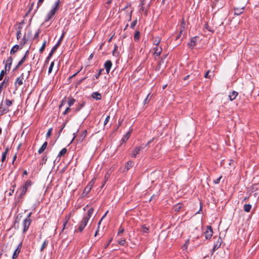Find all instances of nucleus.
I'll return each instance as SVG.
<instances>
[{"instance_id": "obj_60", "label": "nucleus", "mask_w": 259, "mask_h": 259, "mask_svg": "<svg viewBox=\"0 0 259 259\" xmlns=\"http://www.w3.org/2000/svg\"><path fill=\"white\" fill-rule=\"evenodd\" d=\"M64 34H65V32H63L62 34V35H61V37L60 38V39L59 40H60V42L61 43L62 40V39H63V37L64 36Z\"/></svg>"}, {"instance_id": "obj_1", "label": "nucleus", "mask_w": 259, "mask_h": 259, "mask_svg": "<svg viewBox=\"0 0 259 259\" xmlns=\"http://www.w3.org/2000/svg\"><path fill=\"white\" fill-rule=\"evenodd\" d=\"M60 3V0H58L55 2V4L52 7V9L47 14L44 23L49 21L54 16L56 12L59 9Z\"/></svg>"}, {"instance_id": "obj_63", "label": "nucleus", "mask_w": 259, "mask_h": 259, "mask_svg": "<svg viewBox=\"0 0 259 259\" xmlns=\"http://www.w3.org/2000/svg\"><path fill=\"white\" fill-rule=\"evenodd\" d=\"M31 214H32V213H31V212H30V213L28 214V215H27V218H26L25 219H30V217H31Z\"/></svg>"}, {"instance_id": "obj_8", "label": "nucleus", "mask_w": 259, "mask_h": 259, "mask_svg": "<svg viewBox=\"0 0 259 259\" xmlns=\"http://www.w3.org/2000/svg\"><path fill=\"white\" fill-rule=\"evenodd\" d=\"M13 61V59L11 57H10L8 58V59L6 61V65H5V70L6 71H9L11 64Z\"/></svg>"}, {"instance_id": "obj_31", "label": "nucleus", "mask_w": 259, "mask_h": 259, "mask_svg": "<svg viewBox=\"0 0 259 259\" xmlns=\"http://www.w3.org/2000/svg\"><path fill=\"white\" fill-rule=\"evenodd\" d=\"M26 58L27 57H26V56H24L22 58V59L19 62L17 65L16 66V69L19 68L21 65H22L23 64V63L25 61Z\"/></svg>"}, {"instance_id": "obj_48", "label": "nucleus", "mask_w": 259, "mask_h": 259, "mask_svg": "<svg viewBox=\"0 0 259 259\" xmlns=\"http://www.w3.org/2000/svg\"><path fill=\"white\" fill-rule=\"evenodd\" d=\"M137 24V20H135L131 24V27L132 28H134V27L135 26V25H136Z\"/></svg>"}, {"instance_id": "obj_50", "label": "nucleus", "mask_w": 259, "mask_h": 259, "mask_svg": "<svg viewBox=\"0 0 259 259\" xmlns=\"http://www.w3.org/2000/svg\"><path fill=\"white\" fill-rule=\"evenodd\" d=\"M52 131H48L47 134H46V137L47 138H48L49 137L51 136L52 135Z\"/></svg>"}, {"instance_id": "obj_44", "label": "nucleus", "mask_w": 259, "mask_h": 259, "mask_svg": "<svg viewBox=\"0 0 259 259\" xmlns=\"http://www.w3.org/2000/svg\"><path fill=\"white\" fill-rule=\"evenodd\" d=\"M54 53V52H52V51L51 50V52L49 53L48 57L47 58L46 62H48L49 61V59L51 58V57L52 56V55H53Z\"/></svg>"}, {"instance_id": "obj_36", "label": "nucleus", "mask_w": 259, "mask_h": 259, "mask_svg": "<svg viewBox=\"0 0 259 259\" xmlns=\"http://www.w3.org/2000/svg\"><path fill=\"white\" fill-rule=\"evenodd\" d=\"M67 152V150L65 148H63L59 153L58 156H62L64 155Z\"/></svg>"}, {"instance_id": "obj_59", "label": "nucleus", "mask_w": 259, "mask_h": 259, "mask_svg": "<svg viewBox=\"0 0 259 259\" xmlns=\"http://www.w3.org/2000/svg\"><path fill=\"white\" fill-rule=\"evenodd\" d=\"M69 220V219H68L64 223V224H63V229H64L65 228V226L67 224V223H68V220Z\"/></svg>"}, {"instance_id": "obj_25", "label": "nucleus", "mask_w": 259, "mask_h": 259, "mask_svg": "<svg viewBox=\"0 0 259 259\" xmlns=\"http://www.w3.org/2000/svg\"><path fill=\"white\" fill-rule=\"evenodd\" d=\"M152 42L153 45H154L156 46H157L160 42V37L159 36L153 37L152 39Z\"/></svg>"}, {"instance_id": "obj_5", "label": "nucleus", "mask_w": 259, "mask_h": 259, "mask_svg": "<svg viewBox=\"0 0 259 259\" xmlns=\"http://www.w3.org/2000/svg\"><path fill=\"white\" fill-rule=\"evenodd\" d=\"M213 231L212 228L210 226L206 227V230L204 232L205 237L206 239H209L212 236Z\"/></svg>"}, {"instance_id": "obj_27", "label": "nucleus", "mask_w": 259, "mask_h": 259, "mask_svg": "<svg viewBox=\"0 0 259 259\" xmlns=\"http://www.w3.org/2000/svg\"><path fill=\"white\" fill-rule=\"evenodd\" d=\"M8 80H9V79L7 77H6L5 78L4 80H3V81L0 84V89L1 90H3L4 87H6V83L8 82Z\"/></svg>"}, {"instance_id": "obj_11", "label": "nucleus", "mask_w": 259, "mask_h": 259, "mask_svg": "<svg viewBox=\"0 0 259 259\" xmlns=\"http://www.w3.org/2000/svg\"><path fill=\"white\" fill-rule=\"evenodd\" d=\"M24 73H22L21 76L19 77H18L15 81V85H17V84L20 86L23 84V80L24 79Z\"/></svg>"}, {"instance_id": "obj_16", "label": "nucleus", "mask_w": 259, "mask_h": 259, "mask_svg": "<svg viewBox=\"0 0 259 259\" xmlns=\"http://www.w3.org/2000/svg\"><path fill=\"white\" fill-rule=\"evenodd\" d=\"M184 27H185V24L184 22H183L182 24L181 25L180 29L179 30V33L176 38V40L178 39L181 36L182 32L184 29Z\"/></svg>"}, {"instance_id": "obj_58", "label": "nucleus", "mask_w": 259, "mask_h": 259, "mask_svg": "<svg viewBox=\"0 0 259 259\" xmlns=\"http://www.w3.org/2000/svg\"><path fill=\"white\" fill-rule=\"evenodd\" d=\"M47 158L46 157V156H44L42 158V164L45 163L46 162V161H47Z\"/></svg>"}, {"instance_id": "obj_9", "label": "nucleus", "mask_w": 259, "mask_h": 259, "mask_svg": "<svg viewBox=\"0 0 259 259\" xmlns=\"http://www.w3.org/2000/svg\"><path fill=\"white\" fill-rule=\"evenodd\" d=\"M112 66V63L110 60H107L104 63V68L106 69L107 73L108 74Z\"/></svg>"}, {"instance_id": "obj_7", "label": "nucleus", "mask_w": 259, "mask_h": 259, "mask_svg": "<svg viewBox=\"0 0 259 259\" xmlns=\"http://www.w3.org/2000/svg\"><path fill=\"white\" fill-rule=\"evenodd\" d=\"M9 111V108H8V107L4 104L3 101H2L0 104V115L7 113Z\"/></svg>"}, {"instance_id": "obj_40", "label": "nucleus", "mask_w": 259, "mask_h": 259, "mask_svg": "<svg viewBox=\"0 0 259 259\" xmlns=\"http://www.w3.org/2000/svg\"><path fill=\"white\" fill-rule=\"evenodd\" d=\"M6 70L4 71V70H2L1 73H0V80H2L4 77V76L5 75V74L6 73Z\"/></svg>"}, {"instance_id": "obj_53", "label": "nucleus", "mask_w": 259, "mask_h": 259, "mask_svg": "<svg viewBox=\"0 0 259 259\" xmlns=\"http://www.w3.org/2000/svg\"><path fill=\"white\" fill-rule=\"evenodd\" d=\"M112 239H110L109 241L108 242V243L105 245V248H106L109 245V244H110L111 242L112 241Z\"/></svg>"}, {"instance_id": "obj_47", "label": "nucleus", "mask_w": 259, "mask_h": 259, "mask_svg": "<svg viewBox=\"0 0 259 259\" xmlns=\"http://www.w3.org/2000/svg\"><path fill=\"white\" fill-rule=\"evenodd\" d=\"M210 72V71L208 70L206 72V73H205V75H204V77L205 78H211V75H209V73Z\"/></svg>"}, {"instance_id": "obj_4", "label": "nucleus", "mask_w": 259, "mask_h": 259, "mask_svg": "<svg viewBox=\"0 0 259 259\" xmlns=\"http://www.w3.org/2000/svg\"><path fill=\"white\" fill-rule=\"evenodd\" d=\"M89 221H88V219L83 218L82 221L80 222L78 225V229L79 232H81L85 226H87Z\"/></svg>"}, {"instance_id": "obj_33", "label": "nucleus", "mask_w": 259, "mask_h": 259, "mask_svg": "<svg viewBox=\"0 0 259 259\" xmlns=\"http://www.w3.org/2000/svg\"><path fill=\"white\" fill-rule=\"evenodd\" d=\"M75 100L72 98H69L68 101V105L69 107H71L75 103Z\"/></svg>"}, {"instance_id": "obj_20", "label": "nucleus", "mask_w": 259, "mask_h": 259, "mask_svg": "<svg viewBox=\"0 0 259 259\" xmlns=\"http://www.w3.org/2000/svg\"><path fill=\"white\" fill-rule=\"evenodd\" d=\"M47 145H48V142H45L41 146V147L39 149L38 151V153L39 154H41L42 153L44 152V151L46 150V149L47 148Z\"/></svg>"}, {"instance_id": "obj_2", "label": "nucleus", "mask_w": 259, "mask_h": 259, "mask_svg": "<svg viewBox=\"0 0 259 259\" xmlns=\"http://www.w3.org/2000/svg\"><path fill=\"white\" fill-rule=\"evenodd\" d=\"M32 183L31 181L28 180L23 185V186L19 188L18 191L19 192L18 197L21 198L26 194L28 189L31 186Z\"/></svg>"}, {"instance_id": "obj_15", "label": "nucleus", "mask_w": 259, "mask_h": 259, "mask_svg": "<svg viewBox=\"0 0 259 259\" xmlns=\"http://www.w3.org/2000/svg\"><path fill=\"white\" fill-rule=\"evenodd\" d=\"M141 148L140 147H136L135 148L132 152V156L133 157H136V155L140 153V151H141Z\"/></svg>"}, {"instance_id": "obj_46", "label": "nucleus", "mask_w": 259, "mask_h": 259, "mask_svg": "<svg viewBox=\"0 0 259 259\" xmlns=\"http://www.w3.org/2000/svg\"><path fill=\"white\" fill-rule=\"evenodd\" d=\"M118 243L121 245H124L125 243V240L121 239L120 240L118 241Z\"/></svg>"}, {"instance_id": "obj_18", "label": "nucleus", "mask_w": 259, "mask_h": 259, "mask_svg": "<svg viewBox=\"0 0 259 259\" xmlns=\"http://www.w3.org/2000/svg\"><path fill=\"white\" fill-rule=\"evenodd\" d=\"M153 50L154 51V54L155 55H156V56H158L160 55V54L162 51V49H161V48L158 47V46H155L153 48Z\"/></svg>"}, {"instance_id": "obj_64", "label": "nucleus", "mask_w": 259, "mask_h": 259, "mask_svg": "<svg viewBox=\"0 0 259 259\" xmlns=\"http://www.w3.org/2000/svg\"><path fill=\"white\" fill-rule=\"evenodd\" d=\"M30 70H31V68H30V70L28 71L27 72V76H26V78H27L29 75H30Z\"/></svg>"}, {"instance_id": "obj_19", "label": "nucleus", "mask_w": 259, "mask_h": 259, "mask_svg": "<svg viewBox=\"0 0 259 259\" xmlns=\"http://www.w3.org/2000/svg\"><path fill=\"white\" fill-rule=\"evenodd\" d=\"M85 102L84 101H82L81 103H80L78 104L77 106L74 110V113H76L78 112L85 105Z\"/></svg>"}, {"instance_id": "obj_51", "label": "nucleus", "mask_w": 259, "mask_h": 259, "mask_svg": "<svg viewBox=\"0 0 259 259\" xmlns=\"http://www.w3.org/2000/svg\"><path fill=\"white\" fill-rule=\"evenodd\" d=\"M44 1V0H38V1L37 2V8H38V7L40 6L42 4Z\"/></svg>"}, {"instance_id": "obj_49", "label": "nucleus", "mask_w": 259, "mask_h": 259, "mask_svg": "<svg viewBox=\"0 0 259 259\" xmlns=\"http://www.w3.org/2000/svg\"><path fill=\"white\" fill-rule=\"evenodd\" d=\"M39 34V31L38 30L37 32H36L34 35V38H37Z\"/></svg>"}, {"instance_id": "obj_22", "label": "nucleus", "mask_w": 259, "mask_h": 259, "mask_svg": "<svg viewBox=\"0 0 259 259\" xmlns=\"http://www.w3.org/2000/svg\"><path fill=\"white\" fill-rule=\"evenodd\" d=\"M238 94V93L237 92L233 91L232 93H231L230 94V95L229 96L230 100L231 101L234 100L236 98V97L237 96Z\"/></svg>"}, {"instance_id": "obj_61", "label": "nucleus", "mask_w": 259, "mask_h": 259, "mask_svg": "<svg viewBox=\"0 0 259 259\" xmlns=\"http://www.w3.org/2000/svg\"><path fill=\"white\" fill-rule=\"evenodd\" d=\"M21 34V32H20V31H18L17 33V38L18 39L19 37H20V35Z\"/></svg>"}, {"instance_id": "obj_28", "label": "nucleus", "mask_w": 259, "mask_h": 259, "mask_svg": "<svg viewBox=\"0 0 259 259\" xmlns=\"http://www.w3.org/2000/svg\"><path fill=\"white\" fill-rule=\"evenodd\" d=\"M19 49V45H15L12 48V49L11 50V51H10V54H14L15 53H16L18 50Z\"/></svg>"}, {"instance_id": "obj_14", "label": "nucleus", "mask_w": 259, "mask_h": 259, "mask_svg": "<svg viewBox=\"0 0 259 259\" xmlns=\"http://www.w3.org/2000/svg\"><path fill=\"white\" fill-rule=\"evenodd\" d=\"M93 211H94L93 208L91 207V208H89L88 209V210L87 211V214L86 215L84 216V217L83 218L88 219V221H89L90 220V218L91 217L92 215L93 214Z\"/></svg>"}, {"instance_id": "obj_62", "label": "nucleus", "mask_w": 259, "mask_h": 259, "mask_svg": "<svg viewBox=\"0 0 259 259\" xmlns=\"http://www.w3.org/2000/svg\"><path fill=\"white\" fill-rule=\"evenodd\" d=\"M144 0H141V7L143 9V10H144V7H143V6L144 5Z\"/></svg>"}, {"instance_id": "obj_37", "label": "nucleus", "mask_w": 259, "mask_h": 259, "mask_svg": "<svg viewBox=\"0 0 259 259\" xmlns=\"http://www.w3.org/2000/svg\"><path fill=\"white\" fill-rule=\"evenodd\" d=\"M48 244V241L45 240L44 242V243H43V244H42V246H41V247L40 248V251H42L47 247Z\"/></svg>"}, {"instance_id": "obj_13", "label": "nucleus", "mask_w": 259, "mask_h": 259, "mask_svg": "<svg viewBox=\"0 0 259 259\" xmlns=\"http://www.w3.org/2000/svg\"><path fill=\"white\" fill-rule=\"evenodd\" d=\"M196 39L197 37L196 36L191 38L190 42L188 44V45L190 48L193 49V47L195 46Z\"/></svg>"}, {"instance_id": "obj_57", "label": "nucleus", "mask_w": 259, "mask_h": 259, "mask_svg": "<svg viewBox=\"0 0 259 259\" xmlns=\"http://www.w3.org/2000/svg\"><path fill=\"white\" fill-rule=\"evenodd\" d=\"M87 78V77H85L82 78V79H80L79 80H78L77 84H79L81 83Z\"/></svg>"}, {"instance_id": "obj_39", "label": "nucleus", "mask_w": 259, "mask_h": 259, "mask_svg": "<svg viewBox=\"0 0 259 259\" xmlns=\"http://www.w3.org/2000/svg\"><path fill=\"white\" fill-rule=\"evenodd\" d=\"M54 66V62L53 61L51 62L50 66L49 67V68L48 73L49 74L52 72Z\"/></svg>"}, {"instance_id": "obj_42", "label": "nucleus", "mask_w": 259, "mask_h": 259, "mask_svg": "<svg viewBox=\"0 0 259 259\" xmlns=\"http://www.w3.org/2000/svg\"><path fill=\"white\" fill-rule=\"evenodd\" d=\"M71 110V108H70V107H68L67 108H66V109H65V110L64 111V112L63 113V115H66L67 114H68L69 113V112Z\"/></svg>"}, {"instance_id": "obj_6", "label": "nucleus", "mask_w": 259, "mask_h": 259, "mask_svg": "<svg viewBox=\"0 0 259 259\" xmlns=\"http://www.w3.org/2000/svg\"><path fill=\"white\" fill-rule=\"evenodd\" d=\"M31 223V219H25L23 222V233H25L28 229Z\"/></svg>"}, {"instance_id": "obj_30", "label": "nucleus", "mask_w": 259, "mask_h": 259, "mask_svg": "<svg viewBox=\"0 0 259 259\" xmlns=\"http://www.w3.org/2000/svg\"><path fill=\"white\" fill-rule=\"evenodd\" d=\"M8 151H9V148L7 147L5 151L3 153L2 157V162H4L6 160V156L8 153Z\"/></svg>"}, {"instance_id": "obj_34", "label": "nucleus", "mask_w": 259, "mask_h": 259, "mask_svg": "<svg viewBox=\"0 0 259 259\" xmlns=\"http://www.w3.org/2000/svg\"><path fill=\"white\" fill-rule=\"evenodd\" d=\"M46 43H47V41L46 40H44L42 46L39 49V52L40 53H42L44 52V50L45 49L46 46Z\"/></svg>"}, {"instance_id": "obj_23", "label": "nucleus", "mask_w": 259, "mask_h": 259, "mask_svg": "<svg viewBox=\"0 0 259 259\" xmlns=\"http://www.w3.org/2000/svg\"><path fill=\"white\" fill-rule=\"evenodd\" d=\"M92 97L93 98L97 100H100L101 99V95L98 92H94L92 94Z\"/></svg>"}, {"instance_id": "obj_17", "label": "nucleus", "mask_w": 259, "mask_h": 259, "mask_svg": "<svg viewBox=\"0 0 259 259\" xmlns=\"http://www.w3.org/2000/svg\"><path fill=\"white\" fill-rule=\"evenodd\" d=\"M244 12V7L241 8H234V15H239Z\"/></svg>"}, {"instance_id": "obj_45", "label": "nucleus", "mask_w": 259, "mask_h": 259, "mask_svg": "<svg viewBox=\"0 0 259 259\" xmlns=\"http://www.w3.org/2000/svg\"><path fill=\"white\" fill-rule=\"evenodd\" d=\"M103 70V69H100V70L99 71V72H98L97 74H96V75H95V78H96V79H98V78L99 77V76H100V75H101V72H102V71Z\"/></svg>"}, {"instance_id": "obj_52", "label": "nucleus", "mask_w": 259, "mask_h": 259, "mask_svg": "<svg viewBox=\"0 0 259 259\" xmlns=\"http://www.w3.org/2000/svg\"><path fill=\"white\" fill-rule=\"evenodd\" d=\"M110 119V116L108 115L106 117L105 121H104V124H106L109 120Z\"/></svg>"}, {"instance_id": "obj_43", "label": "nucleus", "mask_w": 259, "mask_h": 259, "mask_svg": "<svg viewBox=\"0 0 259 259\" xmlns=\"http://www.w3.org/2000/svg\"><path fill=\"white\" fill-rule=\"evenodd\" d=\"M204 28L209 31L212 32L213 30L211 29L207 23H206L204 26Z\"/></svg>"}, {"instance_id": "obj_12", "label": "nucleus", "mask_w": 259, "mask_h": 259, "mask_svg": "<svg viewBox=\"0 0 259 259\" xmlns=\"http://www.w3.org/2000/svg\"><path fill=\"white\" fill-rule=\"evenodd\" d=\"M131 135V132L130 131L127 132L125 135L123 136L121 140V144L125 143L130 138Z\"/></svg>"}, {"instance_id": "obj_35", "label": "nucleus", "mask_w": 259, "mask_h": 259, "mask_svg": "<svg viewBox=\"0 0 259 259\" xmlns=\"http://www.w3.org/2000/svg\"><path fill=\"white\" fill-rule=\"evenodd\" d=\"M60 44H61L60 40H58V42L52 49V52H54L57 50V49L58 48V47L60 45Z\"/></svg>"}, {"instance_id": "obj_55", "label": "nucleus", "mask_w": 259, "mask_h": 259, "mask_svg": "<svg viewBox=\"0 0 259 259\" xmlns=\"http://www.w3.org/2000/svg\"><path fill=\"white\" fill-rule=\"evenodd\" d=\"M80 70L78 71L77 72H76L74 74H73L70 77L69 79H71V78L74 77L80 72Z\"/></svg>"}, {"instance_id": "obj_56", "label": "nucleus", "mask_w": 259, "mask_h": 259, "mask_svg": "<svg viewBox=\"0 0 259 259\" xmlns=\"http://www.w3.org/2000/svg\"><path fill=\"white\" fill-rule=\"evenodd\" d=\"M124 229L120 228L118 232V234L119 235L120 234L124 232Z\"/></svg>"}, {"instance_id": "obj_24", "label": "nucleus", "mask_w": 259, "mask_h": 259, "mask_svg": "<svg viewBox=\"0 0 259 259\" xmlns=\"http://www.w3.org/2000/svg\"><path fill=\"white\" fill-rule=\"evenodd\" d=\"M91 189H92L91 188H90L89 187L87 186L85 187V188L84 189V190L82 193V196L83 197L86 196L89 194V193L90 192Z\"/></svg>"}, {"instance_id": "obj_38", "label": "nucleus", "mask_w": 259, "mask_h": 259, "mask_svg": "<svg viewBox=\"0 0 259 259\" xmlns=\"http://www.w3.org/2000/svg\"><path fill=\"white\" fill-rule=\"evenodd\" d=\"M95 179H93L88 184V185H87L88 187H89L90 188H91V189L92 188L93 185H94L95 184Z\"/></svg>"}, {"instance_id": "obj_54", "label": "nucleus", "mask_w": 259, "mask_h": 259, "mask_svg": "<svg viewBox=\"0 0 259 259\" xmlns=\"http://www.w3.org/2000/svg\"><path fill=\"white\" fill-rule=\"evenodd\" d=\"M222 177H220V178H218L217 179H216L215 180H214V182L215 184H218L219 183L220 181V180L221 179Z\"/></svg>"}, {"instance_id": "obj_32", "label": "nucleus", "mask_w": 259, "mask_h": 259, "mask_svg": "<svg viewBox=\"0 0 259 259\" xmlns=\"http://www.w3.org/2000/svg\"><path fill=\"white\" fill-rule=\"evenodd\" d=\"M4 104L7 107H8V108H9L12 105L13 101L7 99H6Z\"/></svg>"}, {"instance_id": "obj_3", "label": "nucleus", "mask_w": 259, "mask_h": 259, "mask_svg": "<svg viewBox=\"0 0 259 259\" xmlns=\"http://www.w3.org/2000/svg\"><path fill=\"white\" fill-rule=\"evenodd\" d=\"M87 134V131H77L76 133H74V137L72 139L71 143L76 139V141L79 142H81L86 137Z\"/></svg>"}, {"instance_id": "obj_10", "label": "nucleus", "mask_w": 259, "mask_h": 259, "mask_svg": "<svg viewBox=\"0 0 259 259\" xmlns=\"http://www.w3.org/2000/svg\"><path fill=\"white\" fill-rule=\"evenodd\" d=\"M21 247H22V243H20L17 246V248L15 249V250L14 251V252L13 255V259H15L18 257V256L20 252Z\"/></svg>"}, {"instance_id": "obj_41", "label": "nucleus", "mask_w": 259, "mask_h": 259, "mask_svg": "<svg viewBox=\"0 0 259 259\" xmlns=\"http://www.w3.org/2000/svg\"><path fill=\"white\" fill-rule=\"evenodd\" d=\"M139 37H140V32L139 31H137L135 34L134 38L136 40H137L139 39Z\"/></svg>"}, {"instance_id": "obj_21", "label": "nucleus", "mask_w": 259, "mask_h": 259, "mask_svg": "<svg viewBox=\"0 0 259 259\" xmlns=\"http://www.w3.org/2000/svg\"><path fill=\"white\" fill-rule=\"evenodd\" d=\"M134 162L131 160L127 162L125 166V169L126 170V171H128V169L134 166Z\"/></svg>"}, {"instance_id": "obj_26", "label": "nucleus", "mask_w": 259, "mask_h": 259, "mask_svg": "<svg viewBox=\"0 0 259 259\" xmlns=\"http://www.w3.org/2000/svg\"><path fill=\"white\" fill-rule=\"evenodd\" d=\"M252 207V206L250 204H245L244 205V210L245 211L248 212L250 211L251 208Z\"/></svg>"}, {"instance_id": "obj_29", "label": "nucleus", "mask_w": 259, "mask_h": 259, "mask_svg": "<svg viewBox=\"0 0 259 259\" xmlns=\"http://www.w3.org/2000/svg\"><path fill=\"white\" fill-rule=\"evenodd\" d=\"M182 207V204L179 203L174 206V209L175 211H179Z\"/></svg>"}]
</instances>
